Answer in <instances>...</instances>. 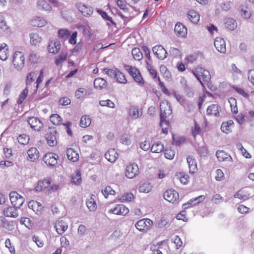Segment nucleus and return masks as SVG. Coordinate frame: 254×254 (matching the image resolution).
I'll return each instance as SVG.
<instances>
[{"label":"nucleus","instance_id":"bf43d9fd","mask_svg":"<svg viewBox=\"0 0 254 254\" xmlns=\"http://www.w3.org/2000/svg\"><path fill=\"white\" fill-rule=\"evenodd\" d=\"M97 11L100 14L103 18L111 22L112 23H114L112 18L108 16L105 11H104L101 9H98Z\"/></svg>","mask_w":254,"mask_h":254},{"label":"nucleus","instance_id":"f8f14e48","mask_svg":"<svg viewBox=\"0 0 254 254\" xmlns=\"http://www.w3.org/2000/svg\"><path fill=\"white\" fill-rule=\"evenodd\" d=\"M54 227L58 234L62 235L68 228V225L63 220L60 219L56 221Z\"/></svg>","mask_w":254,"mask_h":254},{"label":"nucleus","instance_id":"f257e3e1","mask_svg":"<svg viewBox=\"0 0 254 254\" xmlns=\"http://www.w3.org/2000/svg\"><path fill=\"white\" fill-rule=\"evenodd\" d=\"M25 58L22 53L16 51L13 56V64L15 67L18 70H21L24 65Z\"/></svg>","mask_w":254,"mask_h":254},{"label":"nucleus","instance_id":"ea45409f","mask_svg":"<svg viewBox=\"0 0 254 254\" xmlns=\"http://www.w3.org/2000/svg\"><path fill=\"white\" fill-rule=\"evenodd\" d=\"M151 190L152 186L149 183H144L139 188V190L140 192L148 193Z\"/></svg>","mask_w":254,"mask_h":254},{"label":"nucleus","instance_id":"49530a36","mask_svg":"<svg viewBox=\"0 0 254 254\" xmlns=\"http://www.w3.org/2000/svg\"><path fill=\"white\" fill-rule=\"evenodd\" d=\"M102 193L106 198H107L109 194L115 195V191L110 186H107L102 190Z\"/></svg>","mask_w":254,"mask_h":254},{"label":"nucleus","instance_id":"9d476101","mask_svg":"<svg viewBox=\"0 0 254 254\" xmlns=\"http://www.w3.org/2000/svg\"><path fill=\"white\" fill-rule=\"evenodd\" d=\"M164 198L170 202L174 203L179 199V193L174 190H168L164 193Z\"/></svg>","mask_w":254,"mask_h":254},{"label":"nucleus","instance_id":"2eb2a0df","mask_svg":"<svg viewBox=\"0 0 254 254\" xmlns=\"http://www.w3.org/2000/svg\"><path fill=\"white\" fill-rule=\"evenodd\" d=\"M31 127L35 130H40L43 127V124L41 121L36 118L31 117L28 120Z\"/></svg>","mask_w":254,"mask_h":254},{"label":"nucleus","instance_id":"ddd939ff","mask_svg":"<svg viewBox=\"0 0 254 254\" xmlns=\"http://www.w3.org/2000/svg\"><path fill=\"white\" fill-rule=\"evenodd\" d=\"M214 46L218 51L225 53L226 51L225 41L220 37L215 38L214 42Z\"/></svg>","mask_w":254,"mask_h":254},{"label":"nucleus","instance_id":"0e129e2a","mask_svg":"<svg viewBox=\"0 0 254 254\" xmlns=\"http://www.w3.org/2000/svg\"><path fill=\"white\" fill-rule=\"evenodd\" d=\"M235 198H238L240 199L246 200L249 198V196L246 194L243 193L242 191H239L234 195Z\"/></svg>","mask_w":254,"mask_h":254},{"label":"nucleus","instance_id":"6e6d98bb","mask_svg":"<svg viewBox=\"0 0 254 254\" xmlns=\"http://www.w3.org/2000/svg\"><path fill=\"white\" fill-rule=\"evenodd\" d=\"M202 70L201 68H197L194 71H192L193 74L199 81L201 84L203 86L202 81L201 79V71Z\"/></svg>","mask_w":254,"mask_h":254},{"label":"nucleus","instance_id":"5fc2aeb1","mask_svg":"<svg viewBox=\"0 0 254 254\" xmlns=\"http://www.w3.org/2000/svg\"><path fill=\"white\" fill-rule=\"evenodd\" d=\"M28 93V90L27 88H25L22 92V93L20 94L18 99L17 101V103L18 104H21L23 102V100L27 97Z\"/></svg>","mask_w":254,"mask_h":254},{"label":"nucleus","instance_id":"3c124183","mask_svg":"<svg viewBox=\"0 0 254 254\" xmlns=\"http://www.w3.org/2000/svg\"><path fill=\"white\" fill-rule=\"evenodd\" d=\"M241 16L245 19H249L252 15L251 10L248 7L242 8L241 10Z\"/></svg>","mask_w":254,"mask_h":254},{"label":"nucleus","instance_id":"37998d69","mask_svg":"<svg viewBox=\"0 0 254 254\" xmlns=\"http://www.w3.org/2000/svg\"><path fill=\"white\" fill-rule=\"evenodd\" d=\"M211 75L209 72L206 70H203L201 71V79L204 82L208 83L210 81Z\"/></svg>","mask_w":254,"mask_h":254},{"label":"nucleus","instance_id":"f03ea898","mask_svg":"<svg viewBox=\"0 0 254 254\" xmlns=\"http://www.w3.org/2000/svg\"><path fill=\"white\" fill-rule=\"evenodd\" d=\"M9 196L12 205L16 207L19 208L24 202L23 197L16 191H11Z\"/></svg>","mask_w":254,"mask_h":254},{"label":"nucleus","instance_id":"864d4df0","mask_svg":"<svg viewBox=\"0 0 254 254\" xmlns=\"http://www.w3.org/2000/svg\"><path fill=\"white\" fill-rule=\"evenodd\" d=\"M237 147L238 148H239L241 151V153L242 154V155L246 158H251V154L248 153L247 152V151L246 150V149H245L243 145H242V144L241 143H238L237 144Z\"/></svg>","mask_w":254,"mask_h":254},{"label":"nucleus","instance_id":"20e7f679","mask_svg":"<svg viewBox=\"0 0 254 254\" xmlns=\"http://www.w3.org/2000/svg\"><path fill=\"white\" fill-rule=\"evenodd\" d=\"M160 119L164 120L172 114L170 105L168 102H162L160 105Z\"/></svg>","mask_w":254,"mask_h":254},{"label":"nucleus","instance_id":"4c0bfd02","mask_svg":"<svg viewBox=\"0 0 254 254\" xmlns=\"http://www.w3.org/2000/svg\"><path fill=\"white\" fill-rule=\"evenodd\" d=\"M30 42L32 45L36 46L41 41V38L36 33H32L30 35Z\"/></svg>","mask_w":254,"mask_h":254},{"label":"nucleus","instance_id":"a18cd8bd","mask_svg":"<svg viewBox=\"0 0 254 254\" xmlns=\"http://www.w3.org/2000/svg\"><path fill=\"white\" fill-rule=\"evenodd\" d=\"M99 104L102 107H108L111 108H115V104L111 100L108 99L106 100H100Z\"/></svg>","mask_w":254,"mask_h":254},{"label":"nucleus","instance_id":"dca6fc26","mask_svg":"<svg viewBox=\"0 0 254 254\" xmlns=\"http://www.w3.org/2000/svg\"><path fill=\"white\" fill-rule=\"evenodd\" d=\"M28 207L31 209L37 215H40L42 213L43 206L42 204L36 201L32 200L29 202Z\"/></svg>","mask_w":254,"mask_h":254},{"label":"nucleus","instance_id":"2f4dec72","mask_svg":"<svg viewBox=\"0 0 254 254\" xmlns=\"http://www.w3.org/2000/svg\"><path fill=\"white\" fill-rule=\"evenodd\" d=\"M188 17L190 21L194 24L197 23L199 20V14L194 10H191L189 11Z\"/></svg>","mask_w":254,"mask_h":254},{"label":"nucleus","instance_id":"393cba45","mask_svg":"<svg viewBox=\"0 0 254 254\" xmlns=\"http://www.w3.org/2000/svg\"><path fill=\"white\" fill-rule=\"evenodd\" d=\"M66 156L67 159L73 162H76L79 159L78 154L71 148L66 150Z\"/></svg>","mask_w":254,"mask_h":254},{"label":"nucleus","instance_id":"4be33fe9","mask_svg":"<svg viewBox=\"0 0 254 254\" xmlns=\"http://www.w3.org/2000/svg\"><path fill=\"white\" fill-rule=\"evenodd\" d=\"M96 196L94 194L90 196V197L87 199L86 204L90 211H95L97 209V204L95 201Z\"/></svg>","mask_w":254,"mask_h":254},{"label":"nucleus","instance_id":"c85d7f7f","mask_svg":"<svg viewBox=\"0 0 254 254\" xmlns=\"http://www.w3.org/2000/svg\"><path fill=\"white\" fill-rule=\"evenodd\" d=\"M107 84L106 80L100 77L95 78L94 81V87L99 90H102L105 88Z\"/></svg>","mask_w":254,"mask_h":254},{"label":"nucleus","instance_id":"0eeeda50","mask_svg":"<svg viewBox=\"0 0 254 254\" xmlns=\"http://www.w3.org/2000/svg\"><path fill=\"white\" fill-rule=\"evenodd\" d=\"M152 51L154 55L160 60H163L167 58L168 53L165 49L161 45H156L153 47Z\"/></svg>","mask_w":254,"mask_h":254},{"label":"nucleus","instance_id":"9b49d317","mask_svg":"<svg viewBox=\"0 0 254 254\" xmlns=\"http://www.w3.org/2000/svg\"><path fill=\"white\" fill-rule=\"evenodd\" d=\"M109 212L117 215H126L129 212V209L125 205L121 204L109 210Z\"/></svg>","mask_w":254,"mask_h":254},{"label":"nucleus","instance_id":"39448f33","mask_svg":"<svg viewBox=\"0 0 254 254\" xmlns=\"http://www.w3.org/2000/svg\"><path fill=\"white\" fill-rule=\"evenodd\" d=\"M138 173L139 169L136 164L132 163L127 166L126 171V175L127 178L129 179L134 178Z\"/></svg>","mask_w":254,"mask_h":254},{"label":"nucleus","instance_id":"6ab92c4d","mask_svg":"<svg viewBox=\"0 0 254 254\" xmlns=\"http://www.w3.org/2000/svg\"><path fill=\"white\" fill-rule=\"evenodd\" d=\"M28 160L31 162L36 161L39 157V152L35 147H31L27 151Z\"/></svg>","mask_w":254,"mask_h":254},{"label":"nucleus","instance_id":"4d7b16f0","mask_svg":"<svg viewBox=\"0 0 254 254\" xmlns=\"http://www.w3.org/2000/svg\"><path fill=\"white\" fill-rule=\"evenodd\" d=\"M104 71L106 72L107 74L111 77L115 78L116 74L117 73V71L118 70L116 69L115 70L112 69H108L106 68H104Z\"/></svg>","mask_w":254,"mask_h":254},{"label":"nucleus","instance_id":"052dcab7","mask_svg":"<svg viewBox=\"0 0 254 254\" xmlns=\"http://www.w3.org/2000/svg\"><path fill=\"white\" fill-rule=\"evenodd\" d=\"M173 242L176 245L177 249L180 248L183 245V242L179 236L176 235L173 239Z\"/></svg>","mask_w":254,"mask_h":254},{"label":"nucleus","instance_id":"473e14b6","mask_svg":"<svg viewBox=\"0 0 254 254\" xmlns=\"http://www.w3.org/2000/svg\"><path fill=\"white\" fill-rule=\"evenodd\" d=\"M219 106L216 104H212L208 106L207 109L206 113L207 115L218 116L219 115Z\"/></svg>","mask_w":254,"mask_h":254},{"label":"nucleus","instance_id":"cd10ccee","mask_svg":"<svg viewBox=\"0 0 254 254\" xmlns=\"http://www.w3.org/2000/svg\"><path fill=\"white\" fill-rule=\"evenodd\" d=\"M51 184V181L49 179H44L38 182V185L36 186L35 189L37 191H41L43 189L48 188Z\"/></svg>","mask_w":254,"mask_h":254},{"label":"nucleus","instance_id":"f704fd0d","mask_svg":"<svg viewBox=\"0 0 254 254\" xmlns=\"http://www.w3.org/2000/svg\"><path fill=\"white\" fill-rule=\"evenodd\" d=\"M164 148V145L162 144L160 142L158 141L152 145L151 148V151L153 153H158L161 152Z\"/></svg>","mask_w":254,"mask_h":254},{"label":"nucleus","instance_id":"f3484780","mask_svg":"<svg viewBox=\"0 0 254 254\" xmlns=\"http://www.w3.org/2000/svg\"><path fill=\"white\" fill-rule=\"evenodd\" d=\"M61 49V43L58 40L51 42L48 46L49 53L56 54L59 52Z\"/></svg>","mask_w":254,"mask_h":254},{"label":"nucleus","instance_id":"1a4fd4ad","mask_svg":"<svg viewBox=\"0 0 254 254\" xmlns=\"http://www.w3.org/2000/svg\"><path fill=\"white\" fill-rule=\"evenodd\" d=\"M57 131L55 128H51V130L46 135V138L48 144L50 146H55L57 144Z\"/></svg>","mask_w":254,"mask_h":254},{"label":"nucleus","instance_id":"69168bd1","mask_svg":"<svg viewBox=\"0 0 254 254\" xmlns=\"http://www.w3.org/2000/svg\"><path fill=\"white\" fill-rule=\"evenodd\" d=\"M245 116L242 113H240L234 117L235 120L240 124L242 125L245 122Z\"/></svg>","mask_w":254,"mask_h":254},{"label":"nucleus","instance_id":"5701e85b","mask_svg":"<svg viewBox=\"0 0 254 254\" xmlns=\"http://www.w3.org/2000/svg\"><path fill=\"white\" fill-rule=\"evenodd\" d=\"M118 156V153L114 149H109L105 154V157L110 162H115Z\"/></svg>","mask_w":254,"mask_h":254},{"label":"nucleus","instance_id":"603ef678","mask_svg":"<svg viewBox=\"0 0 254 254\" xmlns=\"http://www.w3.org/2000/svg\"><path fill=\"white\" fill-rule=\"evenodd\" d=\"M165 157L169 160H172L175 156V151L171 149H166L164 151Z\"/></svg>","mask_w":254,"mask_h":254},{"label":"nucleus","instance_id":"680f3d73","mask_svg":"<svg viewBox=\"0 0 254 254\" xmlns=\"http://www.w3.org/2000/svg\"><path fill=\"white\" fill-rule=\"evenodd\" d=\"M36 73L35 72H32L29 73L26 78L27 85L30 84L32 81H34V78L36 77Z\"/></svg>","mask_w":254,"mask_h":254},{"label":"nucleus","instance_id":"423d86ee","mask_svg":"<svg viewBox=\"0 0 254 254\" xmlns=\"http://www.w3.org/2000/svg\"><path fill=\"white\" fill-rule=\"evenodd\" d=\"M75 7L84 16H90L93 12V9L92 7L87 6L82 3H76L75 4Z\"/></svg>","mask_w":254,"mask_h":254},{"label":"nucleus","instance_id":"b1692460","mask_svg":"<svg viewBox=\"0 0 254 254\" xmlns=\"http://www.w3.org/2000/svg\"><path fill=\"white\" fill-rule=\"evenodd\" d=\"M17 209L18 208L14 206L8 207L6 209H4V214L6 217L16 218L18 216L17 212Z\"/></svg>","mask_w":254,"mask_h":254},{"label":"nucleus","instance_id":"a19ab883","mask_svg":"<svg viewBox=\"0 0 254 254\" xmlns=\"http://www.w3.org/2000/svg\"><path fill=\"white\" fill-rule=\"evenodd\" d=\"M50 121L55 125H61L62 118L58 114H53L50 116Z\"/></svg>","mask_w":254,"mask_h":254},{"label":"nucleus","instance_id":"72a5a7b5","mask_svg":"<svg viewBox=\"0 0 254 254\" xmlns=\"http://www.w3.org/2000/svg\"><path fill=\"white\" fill-rule=\"evenodd\" d=\"M38 9H43L46 11H51L52 6L45 0H39L37 3Z\"/></svg>","mask_w":254,"mask_h":254},{"label":"nucleus","instance_id":"8fccbe9b","mask_svg":"<svg viewBox=\"0 0 254 254\" xmlns=\"http://www.w3.org/2000/svg\"><path fill=\"white\" fill-rule=\"evenodd\" d=\"M69 31L66 29H61L59 30V36L64 40L66 39L70 35Z\"/></svg>","mask_w":254,"mask_h":254},{"label":"nucleus","instance_id":"aec40b11","mask_svg":"<svg viewBox=\"0 0 254 254\" xmlns=\"http://www.w3.org/2000/svg\"><path fill=\"white\" fill-rule=\"evenodd\" d=\"M187 163L189 167V172L193 174L197 170L196 161L191 156H188L187 158Z\"/></svg>","mask_w":254,"mask_h":254},{"label":"nucleus","instance_id":"09e8293b","mask_svg":"<svg viewBox=\"0 0 254 254\" xmlns=\"http://www.w3.org/2000/svg\"><path fill=\"white\" fill-rule=\"evenodd\" d=\"M115 78H116L117 82L120 83L125 84L127 81L124 74L119 70L117 71Z\"/></svg>","mask_w":254,"mask_h":254},{"label":"nucleus","instance_id":"e433bc0d","mask_svg":"<svg viewBox=\"0 0 254 254\" xmlns=\"http://www.w3.org/2000/svg\"><path fill=\"white\" fill-rule=\"evenodd\" d=\"M131 54L135 60L140 61L143 58V54L139 48H133L132 50Z\"/></svg>","mask_w":254,"mask_h":254},{"label":"nucleus","instance_id":"bb28decb","mask_svg":"<svg viewBox=\"0 0 254 254\" xmlns=\"http://www.w3.org/2000/svg\"><path fill=\"white\" fill-rule=\"evenodd\" d=\"M234 126V122L232 120H229L226 122L222 123L221 129L222 132L228 133L232 131L231 128Z\"/></svg>","mask_w":254,"mask_h":254},{"label":"nucleus","instance_id":"e2e57ef3","mask_svg":"<svg viewBox=\"0 0 254 254\" xmlns=\"http://www.w3.org/2000/svg\"><path fill=\"white\" fill-rule=\"evenodd\" d=\"M201 129L200 127L197 125L196 122H195L194 127L192 129V134L194 137L200 133Z\"/></svg>","mask_w":254,"mask_h":254},{"label":"nucleus","instance_id":"79ce46f5","mask_svg":"<svg viewBox=\"0 0 254 254\" xmlns=\"http://www.w3.org/2000/svg\"><path fill=\"white\" fill-rule=\"evenodd\" d=\"M30 138L28 135L22 134L17 137V140L21 144L26 145L28 143Z\"/></svg>","mask_w":254,"mask_h":254},{"label":"nucleus","instance_id":"a211bd4d","mask_svg":"<svg viewBox=\"0 0 254 254\" xmlns=\"http://www.w3.org/2000/svg\"><path fill=\"white\" fill-rule=\"evenodd\" d=\"M9 50L7 45L5 43L0 44V59L6 61L9 56Z\"/></svg>","mask_w":254,"mask_h":254},{"label":"nucleus","instance_id":"7c9ffc66","mask_svg":"<svg viewBox=\"0 0 254 254\" xmlns=\"http://www.w3.org/2000/svg\"><path fill=\"white\" fill-rule=\"evenodd\" d=\"M225 25L227 29L234 30L237 27L236 21L232 18H227L225 20Z\"/></svg>","mask_w":254,"mask_h":254},{"label":"nucleus","instance_id":"338daca9","mask_svg":"<svg viewBox=\"0 0 254 254\" xmlns=\"http://www.w3.org/2000/svg\"><path fill=\"white\" fill-rule=\"evenodd\" d=\"M169 52L170 54L174 58H176L181 55V53L179 49L175 48H171Z\"/></svg>","mask_w":254,"mask_h":254},{"label":"nucleus","instance_id":"6e6552de","mask_svg":"<svg viewBox=\"0 0 254 254\" xmlns=\"http://www.w3.org/2000/svg\"><path fill=\"white\" fill-rule=\"evenodd\" d=\"M58 158L59 156L57 154L50 152L45 155L43 160L48 165L54 166L57 164Z\"/></svg>","mask_w":254,"mask_h":254},{"label":"nucleus","instance_id":"774afa93","mask_svg":"<svg viewBox=\"0 0 254 254\" xmlns=\"http://www.w3.org/2000/svg\"><path fill=\"white\" fill-rule=\"evenodd\" d=\"M248 78L250 82L254 85V69H250L248 72Z\"/></svg>","mask_w":254,"mask_h":254},{"label":"nucleus","instance_id":"412c9836","mask_svg":"<svg viewBox=\"0 0 254 254\" xmlns=\"http://www.w3.org/2000/svg\"><path fill=\"white\" fill-rule=\"evenodd\" d=\"M216 156L219 161L232 162L233 159L230 155L222 150H218L216 152Z\"/></svg>","mask_w":254,"mask_h":254},{"label":"nucleus","instance_id":"a878e982","mask_svg":"<svg viewBox=\"0 0 254 254\" xmlns=\"http://www.w3.org/2000/svg\"><path fill=\"white\" fill-rule=\"evenodd\" d=\"M129 115L133 119H136L142 115V112L139 111L136 106H131L128 112Z\"/></svg>","mask_w":254,"mask_h":254},{"label":"nucleus","instance_id":"4468645a","mask_svg":"<svg viewBox=\"0 0 254 254\" xmlns=\"http://www.w3.org/2000/svg\"><path fill=\"white\" fill-rule=\"evenodd\" d=\"M175 33L179 37H185L187 35V29L181 23H177L174 28Z\"/></svg>","mask_w":254,"mask_h":254},{"label":"nucleus","instance_id":"7ed1b4c3","mask_svg":"<svg viewBox=\"0 0 254 254\" xmlns=\"http://www.w3.org/2000/svg\"><path fill=\"white\" fill-rule=\"evenodd\" d=\"M153 222L149 219H142L138 221L135 226L140 232H146L152 226Z\"/></svg>","mask_w":254,"mask_h":254},{"label":"nucleus","instance_id":"13d9d810","mask_svg":"<svg viewBox=\"0 0 254 254\" xmlns=\"http://www.w3.org/2000/svg\"><path fill=\"white\" fill-rule=\"evenodd\" d=\"M0 28L4 31L8 32L9 28L2 16H0Z\"/></svg>","mask_w":254,"mask_h":254},{"label":"nucleus","instance_id":"c9c22d12","mask_svg":"<svg viewBox=\"0 0 254 254\" xmlns=\"http://www.w3.org/2000/svg\"><path fill=\"white\" fill-rule=\"evenodd\" d=\"M67 56V53L65 51H62L60 55L56 57L55 64L57 65H59L61 63L65 61Z\"/></svg>","mask_w":254,"mask_h":254},{"label":"nucleus","instance_id":"de8ad7c7","mask_svg":"<svg viewBox=\"0 0 254 254\" xmlns=\"http://www.w3.org/2000/svg\"><path fill=\"white\" fill-rule=\"evenodd\" d=\"M120 142L125 145H129L131 143L130 135L127 134L123 135L120 138Z\"/></svg>","mask_w":254,"mask_h":254},{"label":"nucleus","instance_id":"58836bf2","mask_svg":"<svg viewBox=\"0 0 254 254\" xmlns=\"http://www.w3.org/2000/svg\"><path fill=\"white\" fill-rule=\"evenodd\" d=\"M91 119L87 116H84L81 118L80 126L82 127H87L91 124Z\"/></svg>","mask_w":254,"mask_h":254},{"label":"nucleus","instance_id":"c756f323","mask_svg":"<svg viewBox=\"0 0 254 254\" xmlns=\"http://www.w3.org/2000/svg\"><path fill=\"white\" fill-rule=\"evenodd\" d=\"M30 23L33 26L41 27L46 25V21L43 17L39 16L32 19Z\"/></svg>","mask_w":254,"mask_h":254},{"label":"nucleus","instance_id":"c03bdc74","mask_svg":"<svg viewBox=\"0 0 254 254\" xmlns=\"http://www.w3.org/2000/svg\"><path fill=\"white\" fill-rule=\"evenodd\" d=\"M81 182V173L79 170H76L75 174L72 176V182L75 185H79Z\"/></svg>","mask_w":254,"mask_h":254}]
</instances>
